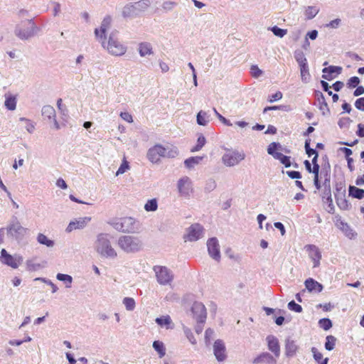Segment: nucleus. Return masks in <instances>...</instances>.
Returning a JSON list of instances; mask_svg holds the SVG:
<instances>
[{
    "label": "nucleus",
    "mask_w": 364,
    "mask_h": 364,
    "mask_svg": "<svg viewBox=\"0 0 364 364\" xmlns=\"http://www.w3.org/2000/svg\"><path fill=\"white\" fill-rule=\"evenodd\" d=\"M139 53L141 57L152 54L151 45L146 42L141 43L139 46Z\"/></svg>",
    "instance_id": "29"
},
{
    "label": "nucleus",
    "mask_w": 364,
    "mask_h": 364,
    "mask_svg": "<svg viewBox=\"0 0 364 364\" xmlns=\"http://www.w3.org/2000/svg\"><path fill=\"white\" fill-rule=\"evenodd\" d=\"M37 241L41 245H46L48 247L54 246L55 242L53 240L49 239L46 235L43 233H39L37 236Z\"/></svg>",
    "instance_id": "32"
},
{
    "label": "nucleus",
    "mask_w": 364,
    "mask_h": 364,
    "mask_svg": "<svg viewBox=\"0 0 364 364\" xmlns=\"http://www.w3.org/2000/svg\"><path fill=\"white\" fill-rule=\"evenodd\" d=\"M206 139L203 135H200L197 139V144L191 149V152H196L202 149V147L205 144Z\"/></svg>",
    "instance_id": "45"
},
{
    "label": "nucleus",
    "mask_w": 364,
    "mask_h": 364,
    "mask_svg": "<svg viewBox=\"0 0 364 364\" xmlns=\"http://www.w3.org/2000/svg\"><path fill=\"white\" fill-rule=\"evenodd\" d=\"M281 148V144L278 142H272L267 148V153L274 158L277 154L279 152L276 151L277 149Z\"/></svg>",
    "instance_id": "46"
},
{
    "label": "nucleus",
    "mask_w": 364,
    "mask_h": 364,
    "mask_svg": "<svg viewBox=\"0 0 364 364\" xmlns=\"http://www.w3.org/2000/svg\"><path fill=\"white\" fill-rule=\"evenodd\" d=\"M360 83L359 77L356 76L351 77L347 82V85L349 87H356Z\"/></svg>",
    "instance_id": "63"
},
{
    "label": "nucleus",
    "mask_w": 364,
    "mask_h": 364,
    "mask_svg": "<svg viewBox=\"0 0 364 364\" xmlns=\"http://www.w3.org/2000/svg\"><path fill=\"white\" fill-rule=\"evenodd\" d=\"M213 112H215V115L217 116V117L219 119V120L223 123L225 125H227V126H232V123L230 122V121L228 119H226L225 117H224L223 115H221L215 108H213Z\"/></svg>",
    "instance_id": "62"
},
{
    "label": "nucleus",
    "mask_w": 364,
    "mask_h": 364,
    "mask_svg": "<svg viewBox=\"0 0 364 364\" xmlns=\"http://www.w3.org/2000/svg\"><path fill=\"white\" fill-rule=\"evenodd\" d=\"M318 324H319V326L325 331H327L332 327V322L328 318H321L318 321Z\"/></svg>",
    "instance_id": "52"
},
{
    "label": "nucleus",
    "mask_w": 364,
    "mask_h": 364,
    "mask_svg": "<svg viewBox=\"0 0 364 364\" xmlns=\"http://www.w3.org/2000/svg\"><path fill=\"white\" fill-rule=\"evenodd\" d=\"M266 341L269 350H270L275 357L278 358L280 355V345L278 338L273 335H269L267 336Z\"/></svg>",
    "instance_id": "17"
},
{
    "label": "nucleus",
    "mask_w": 364,
    "mask_h": 364,
    "mask_svg": "<svg viewBox=\"0 0 364 364\" xmlns=\"http://www.w3.org/2000/svg\"><path fill=\"white\" fill-rule=\"evenodd\" d=\"M117 31L110 33L108 42L106 45L105 39L101 41L103 48H106L108 52L115 56L123 55L127 51V47L124 46L117 38Z\"/></svg>",
    "instance_id": "3"
},
{
    "label": "nucleus",
    "mask_w": 364,
    "mask_h": 364,
    "mask_svg": "<svg viewBox=\"0 0 364 364\" xmlns=\"http://www.w3.org/2000/svg\"><path fill=\"white\" fill-rule=\"evenodd\" d=\"M158 208V203L156 198L149 200L144 205V209L147 212L156 211Z\"/></svg>",
    "instance_id": "42"
},
{
    "label": "nucleus",
    "mask_w": 364,
    "mask_h": 364,
    "mask_svg": "<svg viewBox=\"0 0 364 364\" xmlns=\"http://www.w3.org/2000/svg\"><path fill=\"white\" fill-rule=\"evenodd\" d=\"M348 194L354 198L360 200L364 198V189L359 188L354 186H350L348 188Z\"/></svg>",
    "instance_id": "27"
},
{
    "label": "nucleus",
    "mask_w": 364,
    "mask_h": 364,
    "mask_svg": "<svg viewBox=\"0 0 364 364\" xmlns=\"http://www.w3.org/2000/svg\"><path fill=\"white\" fill-rule=\"evenodd\" d=\"M177 187L180 195L184 197H189L193 191L192 182L188 176L180 178Z\"/></svg>",
    "instance_id": "10"
},
{
    "label": "nucleus",
    "mask_w": 364,
    "mask_h": 364,
    "mask_svg": "<svg viewBox=\"0 0 364 364\" xmlns=\"http://www.w3.org/2000/svg\"><path fill=\"white\" fill-rule=\"evenodd\" d=\"M336 338L333 336H328L326 338L325 348L327 350H332L336 345Z\"/></svg>",
    "instance_id": "43"
},
{
    "label": "nucleus",
    "mask_w": 364,
    "mask_h": 364,
    "mask_svg": "<svg viewBox=\"0 0 364 364\" xmlns=\"http://www.w3.org/2000/svg\"><path fill=\"white\" fill-rule=\"evenodd\" d=\"M56 278L59 281L64 282L65 283H66L67 284L66 287L70 288L71 287V283L73 282V277L70 275L66 274L58 273L56 275Z\"/></svg>",
    "instance_id": "41"
},
{
    "label": "nucleus",
    "mask_w": 364,
    "mask_h": 364,
    "mask_svg": "<svg viewBox=\"0 0 364 364\" xmlns=\"http://www.w3.org/2000/svg\"><path fill=\"white\" fill-rule=\"evenodd\" d=\"M320 175L321 178L331 177V166L328 161L322 166Z\"/></svg>",
    "instance_id": "53"
},
{
    "label": "nucleus",
    "mask_w": 364,
    "mask_h": 364,
    "mask_svg": "<svg viewBox=\"0 0 364 364\" xmlns=\"http://www.w3.org/2000/svg\"><path fill=\"white\" fill-rule=\"evenodd\" d=\"M0 262L13 269H17L23 262V257L19 255H11L5 249H2L0 255Z\"/></svg>",
    "instance_id": "8"
},
{
    "label": "nucleus",
    "mask_w": 364,
    "mask_h": 364,
    "mask_svg": "<svg viewBox=\"0 0 364 364\" xmlns=\"http://www.w3.org/2000/svg\"><path fill=\"white\" fill-rule=\"evenodd\" d=\"M342 71V68L340 66L330 65L327 68H324L322 70L323 75L322 77L326 80H331L336 76L333 75L336 73V75H339Z\"/></svg>",
    "instance_id": "20"
},
{
    "label": "nucleus",
    "mask_w": 364,
    "mask_h": 364,
    "mask_svg": "<svg viewBox=\"0 0 364 364\" xmlns=\"http://www.w3.org/2000/svg\"><path fill=\"white\" fill-rule=\"evenodd\" d=\"M355 107L360 111L364 112V97L356 100Z\"/></svg>",
    "instance_id": "64"
},
{
    "label": "nucleus",
    "mask_w": 364,
    "mask_h": 364,
    "mask_svg": "<svg viewBox=\"0 0 364 364\" xmlns=\"http://www.w3.org/2000/svg\"><path fill=\"white\" fill-rule=\"evenodd\" d=\"M315 95L319 105V109L322 112L323 114H326V112L329 113L330 111L323 93L320 91H316Z\"/></svg>",
    "instance_id": "23"
},
{
    "label": "nucleus",
    "mask_w": 364,
    "mask_h": 364,
    "mask_svg": "<svg viewBox=\"0 0 364 364\" xmlns=\"http://www.w3.org/2000/svg\"><path fill=\"white\" fill-rule=\"evenodd\" d=\"M90 220V217L79 218L77 219H75V220H72L68 224L66 228V231L68 232H70L74 230L83 229Z\"/></svg>",
    "instance_id": "16"
},
{
    "label": "nucleus",
    "mask_w": 364,
    "mask_h": 364,
    "mask_svg": "<svg viewBox=\"0 0 364 364\" xmlns=\"http://www.w3.org/2000/svg\"><path fill=\"white\" fill-rule=\"evenodd\" d=\"M119 247L127 253H133L139 252L142 248L141 240L134 236L123 235L119 237Z\"/></svg>",
    "instance_id": "4"
},
{
    "label": "nucleus",
    "mask_w": 364,
    "mask_h": 364,
    "mask_svg": "<svg viewBox=\"0 0 364 364\" xmlns=\"http://www.w3.org/2000/svg\"><path fill=\"white\" fill-rule=\"evenodd\" d=\"M26 268L28 271H36L41 268V264L36 263L34 259H28L26 261Z\"/></svg>",
    "instance_id": "56"
},
{
    "label": "nucleus",
    "mask_w": 364,
    "mask_h": 364,
    "mask_svg": "<svg viewBox=\"0 0 364 364\" xmlns=\"http://www.w3.org/2000/svg\"><path fill=\"white\" fill-rule=\"evenodd\" d=\"M346 196V186L343 183H338L336 185V191L334 196Z\"/></svg>",
    "instance_id": "48"
},
{
    "label": "nucleus",
    "mask_w": 364,
    "mask_h": 364,
    "mask_svg": "<svg viewBox=\"0 0 364 364\" xmlns=\"http://www.w3.org/2000/svg\"><path fill=\"white\" fill-rule=\"evenodd\" d=\"M122 218H114L110 220L108 223L112 226L116 230L122 232Z\"/></svg>",
    "instance_id": "55"
},
{
    "label": "nucleus",
    "mask_w": 364,
    "mask_h": 364,
    "mask_svg": "<svg viewBox=\"0 0 364 364\" xmlns=\"http://www.w3.org/2000/svg\"><path fill=\"white\" fill-rule=\"evenodd\" d=\"M301 81L304 83H308L311 79L309 65L300 68Z\"/></svg>",
    "instance_id": "40"
},
{
    "label": "nucleus",
    "mask_w": 364,
    "mask_h": 364,
    "mask_svg": "<svg viewBox=\"0 0 364 364\" xmlns=\"http://www.w3.org/2000/svg\"><path fill=\"white\" fill-rule=\"evenodd\" d=\"M274 159L279 160L286 168L290 167L291 165L290 156L284 155L281 152L277 154L276 156H274Z\"/></svg>",
    "instance_id": "38"
},
{
    "label": "nucleus",
    "mask_w": 364,
    "mask_h": 364,
    "mask_svg": "<svg viewBox=\"0 0 364 364\" xmlns=\"http://www.w3.org/2000/svg\"><path fill=\"white\" fill-rule=\"evenodd\" d=\"M183 333L186 335L188 340L190 341V343L193 345H196L197 343L196 339L195 338L191 330L186 327L183 326Z\"/></svg>",
    "instance_id": "50"
},
{
    "label": "nucleus",
    "mask_w": 364,
    "mask_h": 364,
    "mask_svg": "<svg viewBox=\"0 0 364 364\" xmlns=\"http://www.w3.org/2000/svg\"><path fill=\"white\" fill-rule=\"evenodd\" d=\"M311 139H306L304 144V148L306 151V154L309 157H311L313 155H316L318 154L317 151L315 149H312L310 147Z\"/></svg>",
    "instance_id": "51"
},
{
    "label": "nucleus",
    "mask_w": 364,
    "mask_h": 364,
    "mask_svg": "<svg viewBox=\"0 0 364 364\" xmlns=\"http://www.w3.org/2000/svg\"><path fill=\"white\" fill-rule=\"evenodd\" d=\"M191 311L196 321L205 322L207 312L204 304L199 301H195L191 307Z\"/></svg>",
    "instance_id": "12"
},
{
    "label": "nucleus",
    "mask_w": 364,
    "mask_h": 364,
    "mask_svg": "<svg viewBox=\"0 0 364 364\" xmlns=\"http://www.w3.org/2000/svg\"><path fill=\"white\" fill-rule=\"evenodd\" d=\"M6 230L8 237L16 240H22L27 232V228L21 225L16 216L11 218Z\"/></svg>",
    "instance_id": "5"
},
{
    "label": "nucleus",
    "mask_w": 364,
    "mask_h": 364,
    "mask_svg": "<svg viewBox=\"0 0 364 364\" xmlns=\"http://www.w3.org/2000/svg\"><path fill=\"white\" fill-rule=\"evenodd\" d=\"M153 270L155 273L157 282L161 285H170L173 280V272L165 266H154Z\"/></svg>",
    "instance_id": "6"
},
{
    "label": "nucleus",
    "mask_w": 364,
    "mask_h": 364,
    "mask_svg": "<svg viewBox=\"0 0 364 364\" xmlns=\"http://www.w3.org/2000/svg\"><path fill=\"white\" fill-rule=\"evenodd\" d=\"M288 309L296 313H301L302 311V307L301 305L296 304L294 300L288 303Z\"/></svg>",
    "instance_id": "59"
},
{
    "label": "nucleus",
    "mask_w": 364,
    "mask_h": 364,
    "mask_svg": "<svg viewBox=\"0 0 364 364\" xmlns=\"http://www.w3.org/2000/svg\"><path fill=\"white\" fill-rule=\"evenodd\" d=\"M42 115L44 118L50 120L55 117V110L50 105H45L42 108Z\"/></svg>",
    "instance_id": "30"
},
{
    "label": "nucleus",
    "mask_w": 364,
    "mask_h": 364,
    "mask_svg": "<svg viewBox=\"0 0 364 364\" xmlns=\"http://www.w3.org/2000/svg\"><path fill=\"white\" fill-rule=\"evenodd\" d=\"M319 12V9L316 6H308L304 12L305 17L307 20L314 18Z\"/></svg>",
    "instance_id": "36"
},
{
    "label": "nucleus",
    "mask_w": 364,
    "mask_h": 364,
    "mask_svg": "<svg viewBox=\"0 0 364 364\" xmlns=\"http://www.w3.org/2000/svg\"><path fill=\"white\" fill-rule=\"evenodd\" d=\"M5 107L11 111H13L16 107V98L13 95H6V100L4 102Z\"/></svg>",
    "instance_id": "34"
},
{
    "label": "nucleus",
    "mask_w": 364,
    "mask_h": 364,
    "mask_svg": "<svg viewBox=\"0 0 364 364\" xmlns=\"http://www.w3.org/2000/svg\"><path fill=\"white\" fill-rule=\"evenodd\" d=\"M305 287L308 289L309 292H315V293H319L321 292L323 287L321 284L316 282L312 278L307 279L305 282Z\"/></svg>",
    "instance_id": "22"
},
{
    "label": "nucleus",
    "mask_w": 364,
    "mask_h": 364,
    "mask_svg": "<svg viewBox=\"0 0 364 364\" xmlns=\"http://www.w3.org/2000/svg\"><path fill=\"white\" fill-rule=\"evenodd\" d=\"M304 249L308 252L309 257L313 261L314 267H318L320 265V260L322 255L319 248L314 245H306Z\"/></svg>",
    "instance_id": "13"
},
{
    "label": "nucleus",
    "mask_w": 364,
    "mask_h": 364,
    "mask_svg": "<svg viewBox=\"0 0 364 364\" xmlns=\"http://www.w3.org/2000/svg\"><path fill=\"white\" fill-rule=\"evenodd\" d=\"M122 16L125 18L134 17L138 16L136 11H135V9H134L133 4H128L124 7L122 11Z\"/></svg>",
    "instance_id": "35"
},
{
    "label": "nucleus",
    "mask_w": 364,
    "mask_h": 364,
    "mask_svg": "<svg viewBox=\"0 0 364 364\" xmlns=\"http://www.w3.org/2000/svg\"><path fill=\"white\" fill-rule=\"evenodd\" d=\"M253 364H277V360L267 352H264L257 355L253 360Z\"/></svg>",
    "instance_id": "21"
},
{
    "label": "nucleus",
    "mask_w": 364,
    "mask_h": 364,
    "mask_svg": "<svg viewBox=\"0 0 364 364\" xmlns=\"http://www.w3.org/2000/svg\"><path fill=\"white\" fill-rule=\"evenodd\" d=\"M40 31L33 19H25L16 24L14 28V35L21 41H28L36 36Z\"/></svg>",
    "instance_id": "1"
},
{
    "label": "nucleus",
    "mask_w": 364,
    "mask_h": 364,
    "mask_svg": "<svg viewBox=\"0 0 364 364\" xmlns=\"http://www.w3.org/2000/svg\"><path fill=\"white\" fill-rule=\"evenodd\" d=\"M216 188V182L213 178H209L207 180L205 185V191L207 193H210L213 191Z\"/></svg>",
    "instance_id": "58"
},
{
    "label": "nucleus",
    "mask_w": 364,
    "mask_h": 364,
    "mask_svg": "<svg viewBox=\"0 0 364 364\" xmlns=\"http://www.w3.org/2000/svg\"><path fill=\"white\" fill-rule=\"evenodd\" d=\"M294 58L299 64V68L309 65L308 61L303 51L296 50L294 52Z\"/></svg>",
    "instance_id": "28"
},
{
    "label": "nucleus",
    "mask_w": 364,
    "mask_h": 364,
    "mask_svg": "<svg viewBox=\"0 0 364 364\" xmlns=\"http://www.w3.org/2000/svg\"><path fill=\"white\" fill-rule=\"evenodd\" d=\"M336 203L338 206L342 210H347L349 207V204L346 199V196H335Z\"/></svg>",
    "instance_id": "44"
},
{
    "label": "nucleus",
    "mask_w": 364,
    "mask_h": 364,
    "mask_svg": "<svg viewBox=\"0 0 364 364\" xmlns=\"http://www.w3.org/2000/svg\"><path fill=\"white\" fill-rule=\"evenodd\" d=\"M204 229L199 223H194L187 228L184 239L190 242L198 240L203 236Z\"/></svg>",
    "instance_id": "9"
},
{
    "label": "nucleus",
    "mask_w": 364,
    "mask_h": 364,
    "mask_svg": "<svg viewBox=\"0 0 364 364\" xmlns=\"http://www.w3.org/2000/svg\"><path fill=\"white\" fill-rule=\"evenodd\" d=\"M214 335V330L208 328L206 329L205 332V341L206 345H209L210 343V341L212 339V337Z\"/></svg>",
    "instance_id": "61"
},
{
    "label": "nucleus",
    "mask_w": 364,
    "mask_h": 364,
    "mask_svg": "<svg viewBox=\"0 0 364 364\" xmlns=\"http://www.w3.org/2000/svg\"><path fill=\"white\" fill-rule=\"evenodd\" d=\"M164 157L174 158L178 154V149L172 145L164 146Z\"/></svg>",
    "instance_id": "33"
},
{
    "label": "nucleus",
    "mask_w": 364,
    "mask_h": 364,
    "mask_svg": "<svg viewBox=\"0 0 364 364\" xmlns=\"http://www.w3.org/2000/svg\"><path fill=\"white\" fill-rule=\"evenodd\" d=\"M269 29L274 33V36L279 38L284 37L287 33V29L281 28L277 26L271 27Z\"/></svg>",
    "instance_id": "49"
},
{
    "label": "nucleus",
    "mask_w": 364,
    "mask_h": 364,
    "mask_svg": "<svg viewBox=\"0 0 364 364\" xmlns=\"http://www.w3.org/2000/svg\"><path fill=\"white\" fill-rule=\"evenodd\" d=\"M164 146L156 144L148 150L147 158L151 163H158L160 161V158L164 157Z\"/></svg>",
    "instance_id": "15"
},
{
    "label": "nucleus",
    "mask_w": 364,
    "mask_h": 364,
    "mask_svg": "<svg viewBox=\"0 0 364 364\" xmlns=\"http://www.w3.org/2000/svg\"><path fill=\"white\" fill-rule=\"evenodd\" d=\"M210 121V114L205 111L200 110L196 115V122L198 125L206 126Z\"/></svg>",
    "instance_id": "25"
},
{
    "label": "nucleus",
    "mask_w": 364,
    "mask_h": 364,
    "mask_svg": "<svg viewBox=\"0 0 364 364\" xmlns=\"http://www.w3.org/2000/svg\"><path fill=\"white\" fill-rule=\"evenodd\" d=\"M128 169H129V162L126 160L125 158H124L122 163L121 164L119 168H118L116 175L119 176L120 174H123L125 173Z\"/></svg>",
    "instance_id": "57"
},
{
    "label": "nucleus",
    "mask_w": 364,
    "mask_h": 364,
    "mask_svg": "<svg viewBox=\"0 0 364 364\" xmlns=\"http://www.w3.org/2000/svg\"><path fill=\"white\" fill-rule=\"evenodd\" d=\"M112 22V18L109 16H107L104 18L102 21L100 28H96L95 30V34L96 37L101 41L106 38L105 33L107 30L110 27Z\"/></svg>",
    "instance_id": "18"
},
{
    "label": "nucleus",
    "mask_w": 364,
    "mask_h": 364,
    "mask_svg": "<svg viewBox=\"0 0 364 364\" xmlns=\"http://www.w3.org/2000/svg\"><path fill=\"white\" fill-rule=\"evenodd\" d=\"M95 250L102 257L114 259L117 257L116 250L112 247L109 235L106 233H100L97 236Z\"/></svg>",
    "instance_id": "2"
},
{
    "label": "nucleus",
    "mask_w": 364,
    "mask_h": 364,
    "mask_svg": "<svg viewBox=\"0 0 364 364\" xmlns=\"http://www.w3.org/2000/svg\"><path fill=\"white\" fill-rule=\"evenodd\" d=\"M155 321L161 327L165 326L166 329L172 328V327L170 326L172 323V321L171 317L168 315L158 317L156 318Z\"/></svg>",
    "instance_id": "31"
},
{
    "label": "nucleus",
    "mask_w": 364,
    "mask_h": 364,
    "mask_svg": "<svg viewBox=\"0 0 364 364\" xmlns=\"http://www.w3.org/2000/svg\"><path fill=\"white\" fill-rule=\"evenodd\" d=\"M298 349V346L295 343V342L290 339L286 340L285 344V354L287 357H293Z\"/></svg>",
    "instance_id": "24"
},
{
    "label": "nucleus",
    "mask_w": 364,
    "mask_h": 364,
    "mask_svg": "<svg viewBox=\"0 0 364 364\" xmlns=\"http://www.w3.org/2000/svg\"><path fill=\"white\" fill-rule=\"evenodd\" d=\"M122 232H133L137 228L136 227V220L132 217L122 218Z\"/></svg>",
    "instance_id": "19"
},
{
    "label": "nucleus",
    "mask_w": 364,
    "mask_h": 364,
    "mask_svg": "<svg viewBox=\"0 0 364 364\" xmlns=\"http://www.w3.org/2000/svg\"><path fill=\"white\" fill-rule=\"evenodd\" d=\"M352 120L349 117H342L339 119L338 124L341 129L348 128Z\"/></svg>",
    "instance_id": "60"
},
{
    "label": "nucleus",
    "mask_w": 364,
    "mask_h": 364,
    "mask_svg": "<svg viewBox=\"0 0 364 364\" xmlns=\"http://www.w3.org/2000/svg\"><path fill=\"white\" fill-rule=\"evenodd\" d=\"M154 349L159 353L160 358H162L166 354V349L164 345L161 341H155L153 343Z\"/></svg>",
    "instance_id": "37"
},
{
    "label": "nucleus",
    "mask_w": 364,
    "mask_h": 364,
    "mask_svg": "<svg viewBox=\"0 0 364 364\" xmlns=\"http://www.w3.org/2000/svg\"><path fill=\"white\" fill-rule=\"evenodd\" d=\"M123 304L125 306L127 311H133L135 308V301L131 297L124 298Z\"/></svg>",
    "instance_id": "47"
},
{
    "label": "nucleus",
    "mask_w": 364,
    "mask_h": 364,
    "mask_svg": "<svg viewBox=\"0 0 364 364\" xmlns=\"http://www.w3.org/2000/svg\"><path fill=\"white\" fill-rule=\"evenodd\" d=\"M134 9L136 11L138 16L140 15L142 12L145 11L150 6L151 1L150 0H141L133 4Z\"/></svg>",
    "instance_id": "26"
},
{
    "label": "nucleus",
    "mask_w": 364,
    "mask_h": 364,
    "mask_svg": "<svg viewBox=\"0 0 364 364\" xmlns=\"http://www.w3.org/2000/svg\"><path fill=\"white\" fill-rule=\"evenodd\" d=\"M213 353L218 362H223L227 358V351L223 340L218 339L213 344Z\"/></svg>",
    "instance_id": "11"
},
{
    "label": "nucleus",
    "mask_w": 364,
    "mask_h": 364,
    "mask_svg": "<svg viewBox=\"0 0 364 364\" xmlns=\"http://www.w3.org/2000/svg\"><path fill=\"white\" fill-rule=\"evenodd\" d=\"M245 154L243 151L237 150H228L222 156V162L225 166L232 167L237 165L240 161L244 160Z\"/></svg>",
    "instance_id": "7"
},
{
    "label": "nucleus",
    "mask_w": 364,
    "mask_h": 364,
    "mask_svg": "<svg viewBox=\"0 0 364 364\" xmlns=\"http://www.w3.org/2000/svg\"><path fill=\"white\" fill-rule=\"evenodd\" d=\"M209 255L216 261L220 259V251L218 240L216 237H211L207 242Z\"/></svg>",
    "instance_id": "14"
},
{
    "label": "nucleus",
    "mask_w": 364,
    "mask_h": 364,
    "mask_svg": "<svg viewBox=\"0 0 364 364\" xmlns=\"http://www.w3.org/2000/svg\"><path fill=\"white\" fill-rule=\"evenodd\" d=\"M19 121L24 122L26 123L25 128L29 133H33L35 130L34 124L28 119L25 117H21Z\"/></svg>",
    "instance_id": "54"
},
{
    "label": "nucleus",
    "mask_w": 364,
    "mask_h": 364,
    "mask_svg": "<svg viewBox=\"0 0 364 364\" xmlns=\"http://www.w3.org/2000/svg\"><path fill=\"white\" fill-rule=\"evenodd\" d=\"M202 157L200 156H192L185 160L184 164L186 168H191L195 165L200 163V161L202 160Z\"/></svg>",
    "instance_id": "39"
}]
</instances>
